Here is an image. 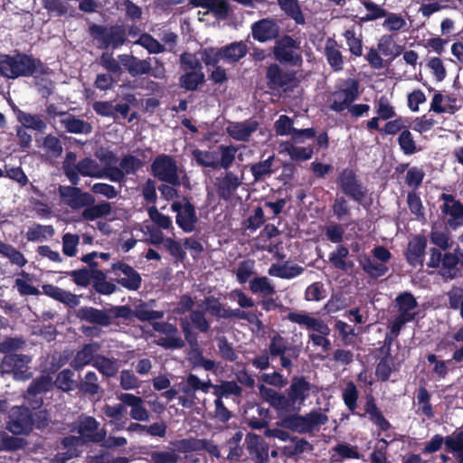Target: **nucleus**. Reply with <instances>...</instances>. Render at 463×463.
Here are the masks:
<instances>
[{
	"label": "nucleus",
	"instance_id": "26",
	"mask_svg": "<svg viewBox=\"0 0 463 463\" xmlns=\"http://www.w3.org/2000/svg\"><path fill=\"white\" fill-rule=\"evenodd\" d=\"M304 271V269L296 264L288 262L273 263L269 269V275L285 279H294Z\"/></svg>",
	"mask_w": 463,
	"mask_h": 463
},
{
	"label": "nucleus",
	"instance_id": "19",
	"mask_svg": "<svg viewBox=\"0 0 463 463\" xmlns=\"http://www.w3.org/2000/svg\"><path fill=\"white\" fill-rule=\"evenodd\" d=\"M427 247V240L421 236L412 238L408 244L406 251V259L412 266L422 265L425 250Z\"/></svg>",
	"mask_w": 463,
	"mask_h": 463
},
{
	"label": "nucleus",
	"instance_id": "25",
	"mask_svg": "<svg viewBox=\"0 0 463 463\" xmlns=\"http://www.w3.org/2000/svg\"><path fill=\"white\" fill-rule=\"evenodd\" d=\"M279 153H287L292 160L306 161L312 157L314 151L311 146H298L292 142H281Z\"/></svg>",
	"mask_w": 463,
	"mask_h": 463
},
{
	"label": "nucleus",
	"instance_id": "37",
	"mask_svg": "<svg viewBox=\"0 0 463 463\" xmlns=\"http://www.w3.org/2000/svg\"><path fill=\"white\" fill-rule=\"evenodd\" d=\"M222 60L228 62H235L247 53V46L242 42L232 43L230 45L222 48Z\"/></svg>",
	"mask_w": 463,
	"mask_h": 463
},
{
	"label": "nucleus",
	"instance_id": "41",
	"mask_svg": "<svg viewBox=\"0 0 463 463\" xmlns=\"http://www.w3.org/2000/svg\"><path fill=\"white\" fill-rule=\"evenodd\" d=\"M204 80V74L202 71H185L180 77V86L186 90H194Z\"/></svg>",
	"mask_w": 463,
	"mask_h": 463
},
{
	"label": "nucleus",
	"instance_id": "59",
	"mask_svg": "<svg viewBox=\"0 0 463 463\" xmlns=\"http://www.w3.org/2000/svg\"><path fill=\"white\" fill-rule=\"evenodd\" d=\"M104 38L107 46L118 47L125 42V30L121 26L111 27L106 32Z\"/></svg>",
	"mask_w": 463,
	"mask_h": 463
},
{
	"label": "nucleus",
	"instance_id": "8",
	"mask_svg": "<svg viewBox=\"0 0 463 463\" xmlns=\"http://www.w3.org/2000/svg\"><path fill=\"white\" fill-rule=\"evenodd\" d=\"M358 84L354 80H348L332 95L330 109L335 112H342L358 98Z\"/></svg>",
	"mask_w": 463,
	"mask_h": 463
},
{
	"label": "nucleus",
	"instance_id": "48",
	"mask_svg": "<svg viewBox=\"0 0 463 463\" xmlns=\"http://www.w3.org/2000/svg\"><path fill=\"white\" fill-rule=\"evenodd\" d=\"M93 365L104 375L113 376L118 371L119 364L117 360L97 356L94 359Z\"/></svg>",
	"mask_w": 463,
	"mask_h": 463
},
{
	"label": "nucleus",
	"instance_id": "42",
	"mask_svg": "<svg viewBox=\"0 0 463 463\" xmlns=\"http://www.w3.org/2000/svg\"><path fill=\"white\" fill-rule=\"evenodd\" d=\"M54 234V230L50 225L35 224L26 232V239L29 241H43Z\"/></svg>",
	"mask_w": 463,
	"mask_h": 463
},
{
	"label": "nucleus",
	"instance_id": "38",
	"mask_svg": "<svg viewBox=\"0 0 463 463\" xmlns=\"http://www.w3.org/2000/svg\"><path fill=\"white\" fill-rule=\"evenodd\" d=\"M241 184V181L238 176L232 172H229L219 182V193L222 198H229L232 194Z\"/></svg>",
	"mask_w": 463,
	"mask_h": 463
},
{
	"label": "nucleus",
	"instance_id": "56",
	"mask_svg": "<svg viewBox=\"0 0 463 463\" xmlns=\"http://www.w3.org/2000/svg\"><path fill=\"white\" fill-rule=\"evenodd\" d=\"M309 449H311V445L307 440L291 439L290 444L282 449V453L286 457H293Z\"/></svg>",
	"mask_w": 463,
	"mask_h": 463
},
{
	"label": "nucleus",
	"instance_id": "15",
	"mask_svg": "<svg viewBox=\"0 0 463 463\" xmlns=\"http://www.w3.org/2000/svg\"><path fill=\"white\" fill-rule=\"evenodd\" d=\"M288 319L305 328L317 333L329 334L330 328L321 319L317 318L307 312H293L288 314Z\"/></svg>",
	"mask_w": 463,
	"mask_h": 463
},
{
	"label": "nucleus",
	"instance_id": "12",
	"mask_svg": "<svg viewBox=\"0 0 463 463\" xmlns=\"http://www.w3.org/2000/svg\"><path fill=\"white\" fill-rule=\"evenodd\" d=\"M118 399L129 408V416L137 421H148L150 413L144 405V400L140 396L132 393L123 392L118 396Z\"/></svg>",
	"mask_w": 463,
	"mask_h": 463
},
{
	"label": "nucleus",
	"instance_id": "53",
	"mask_svg": "<svg viewBox=\"0 0 463 463\" xmlns=\"http://www.w3.org/2000/svg\"><path fill=\"white\" fill-rule=\"evenodd\" d=\"M213 384L210 380L202 381L194 374H189L186 379V386L183 389L184 392L189 394L191 391H202L208 392L210 388H213Z\"/></svg>",
	"mask_w": 463,
	"mask_h": 463
},
{
	"label": "nucleus",
	"instance_id": "58",
	"mask_svg": "<svg viewBox=\"0 0 463 463\" xmlns=\"http://www.w3.org/2000/svg\"><path fill=\"white\" fill-rule=\"evenodd\" d=\"M73 376L74 373L71 370H62L57 375L55 385L64 392L73 390L76 386V383L73 380Z\"/></svg>",
	"mask_w": 463,
	"mask_h": 463
},
{
	"label": "nucleus",
	"instance_id": "9",
	"mask_svg": "<svg viewBox=\"0 0 463 463\" xmlns=\"http://www.w3.org/2000/svg\"><path fill=\"white\" fill-rule=\"evenodd\" d=\"M152 171L158 179L173 185H178L179 171L172 157L162 155L156 158L152 164Z\"/></svg>",
	"mask_w": 463,
	"mask_h": 463
},
{
	"label": "nucleus",
	"instance_id": "23",
	"mask_svg": "<svg viewBox=\"0 0 463 463\" xmlns=\"http://www.w3.org/2000/svg\"><path fill=\"white\" fill-rule=\"evenodd\" d=\"M357 261L363 270L371 278H380L388 271L386 264L373 260L367 254H360L357 256Z\"/></svg>",
	"mask_w": 463,
	"mask_h": 463
},
{
	"label": "nucleus",
	"instance_id": "17",
	"mask_svg": "<svg viewBox=\"0 0 463 463\" xmlns=\"http://www.w3.org/2000/svg\"><path fill=\"white\" fill-rule=\"evenodd\" d=\"M259 123L250 118L241 122H232L228 125L226 130L231 137L238 141H245L257 130Z\"/></svg>",
	"mask_w": 463,
	"mask_h": 463
},
{
	"label": "nucleus",
	"instance_id": "1",
	"mask_svg": "<svg viewBox=\"0 0 463 463\" xmlns=\"http://www.w3.org/2000/svg\"><path fill=\"white\" fill-rule=\"evenodd\" d=\"M36 73H45V68L40 61L24 54L0 55V74L2 76L15 79Z\"/></svg>",
	"mask_w": 463,
	"mask_h": 463
},
{
	"label": "nucleus",
	"instance_id": "61",
	"mask_svg": "<svg viewBox=\"0 0 463 463\" xmlns=\"http://www.w3.org/2000/svg\"><path fill=\"white\" fill-rule=\"evenodd\" d=\"M52 386V379L49 375H43L35 379L28 388V393L37 395L48 392Z\"/></svg>",
	"mask_w": 463,
	"mask_h": 463
},
{
	"label": "nucleus",
	"instance_id": "16",
	"mask_svg": "<svg viewBox=\"0 0 463 463\" xmlns=\"http://www.w3.org/2000/svg\"><path fill=\"white\" fill-rule=\"evenodd\" d=\"M174 212L177 213L176 223L185 232H191L194 230L197 222L194 208L190 203L182 205L179 203L172 204Z\"/></svg>",
	"mask_w": 463,
	"mask_h": 463
},
{
	"label": "nucleus",
	"instance_id": "29",
	"mask_svg": "<svg viewBox=\"0 0 463 463\" xmlns=\"http://www.w3.org/2000/svg\"><path fill=\"white\" fill-rule=\"evenodd\" d=\"M99 350V345L97 343H91V344L84 345V347L76 354V355L71 363V365L75 369H80V368L89 364L90 362L94 363V359L97 357V356H95V354Z\"/></svg>",
	"mask_w": 463,
	"mask_h": 463
},
{
	"label": "nucleus",
	"instance_id": "21",
	"mask_svg": "<svg viewBox=\"0 0 463 463\" xmlns=\"http://www.w3.org/2000/svg\"><path fill=\"white\" fill-rule=\"evenodd\" d=\"M43 292L63 304H66L71 307H74L80 304L79 297L72 294L70 291L64 290L61 288L53 286L52 284H46L43 286Z\"/></svg>",
	"mask_w": 463,
	"mask_h": 463
},
{
	"label": "nucleus",
	"instance_id": "54",
	"mask_svg": "<svg viewBox=\"0 0 463 463\" xmlns=\"http://www.w3.org/2000/svg\"><path fill=\"white\" fill-rule=\"evenodd\" d=\"M306 417V422H307V428L308 429V433L317 430L320 426L324 425L328 418L321 411H312L309 413L305 415Z\"/></svg>",
	"mask_w": 463,
	"mask_h": 463
},
{
	"label": "nucleus",
	"instance_id": "60",
	"mask_svg": "<svg viewBox=\"0 0 463 463\" xmlns=\"http://www.w3.org/2000/svg\"><path fill=\"white\" fill-rule=\"evenodd\" d=\"M220 158L219 166L227 169L235 159L237 148L234 146H220L218 147Z\"/></svg>",
	"mask_w": 463,
	"mask_h": 463
},
{
	"label": "nucleus",
	"instance_id": "27",
	"mask_svg": "<svg viewBox=\"0 0 463 463\" xmlns=\"http://www.w3.org/2000/svg\"><path fill=\"white\" fill-rule=\"evenodd\" d=\"M78 317L81 320H86L102 326H108L111 324L109 315L107 314L106 310H99L94 307H81L78 311Z\"/></svg>",
	"mask_w": 463,
	"mask_h": 463
},
{
	"label": "nucleus",
	"instance_id": "63",
	"mask_svg": "<svg viewBox=\"0 0 463 463\" xmlns=\"http://www.w3.org/2000/svg\"><path fill=\"white\" fill-rule=\"evenodd\" d=\"M398 141L404 154L411 155L418 151L412 134L409 130H402L399 136Z\"/></svg>",
	"mask_w": 463,
	"mask_h": 463
},
{
	"label": "nucleus",
	"instance_id": "22",
	"mask_svg": "<svg viewBox=\"0 0 463 463\" xmlns=\"http://www.w3.org/2000/svg\"><path fill=\"white\" fill-rule=\"evenodd\" d=\"M324 54L328 64L334 71H339L343 70L344 58L340 50V46L334 39L328 38L326 41Z\"/></svg>",
	"mask_w": 463,
	"mask_h": 463
},
{
	"label": "nucleus",
	"instance_id": "36",
	"mask_svg": "<svg viewBox=\"0 0 463 463\" xmlns=\"http://www.w3.org/2000/svg\"><path fill=\"white\" fill-rule=\"evenodd\" d=\"M448 450L454 454L459 463H463V430L453 432L445 439Z\"/></svg>",
	"mask_w": 463,
	"mask_h": 463
},
{
	"label": "nucleus",
	"instance_id": "50",
	"mask_svg": "<svg viewBox=\"0 0 463 463\" xmlns=\"http://www.w3.org/2000/svg\"><path fill=\"white\" fill-rule=\"evenodd\" d=\"M426 68L437 81H442L447 76L445 65L439 57L429 58L426 61Z\"/></svg>",
	"mask_w": 463,
	"mask_h": 463
},
{
	"label": "nucleus",
	"instance_id": "14",
	"mask_svg": "<svg viewBox=\"0 0 463 463\" xmlns=\"http://www.w3.org/2000/svg\"><path fill=\"white\" fill-rule=\"evenodd\" d=\"M342 191L355 201H361L364 196L363 187L357 183L355 175L351 169L343 170L337 179Z\"/></svg>",
	"mask_w": 463,
	"mask_h": 463
},
{
	"label": "nucleus",
	"instance_id": "5",
	"mask_svg": "<svg viewBox=\"0 0 463 463\" xmlns=\"http://www.w3.org/2000/svg\"><path fill=\"white\" fill-rule=\"evenodd\" d=\"M311 384L302 377H294L287 396L284 395V412L298 411L309 396Z\"/></svg>",
	"mask_w": 463,
	"mask_h": 463
},
{
	"label": "nucleus",
	"instance_id": "64",
	"mask_svg": "<svg viewBox=\"0 0 463 463\" xmlns=\"http://www.w3.org/2000/svg\"><path fill=\"white\" fill-rule=\"evenodd\" d=\"M153 463H176L179 456L173 449L154 451L150 454Z\"/></svg>",
	"mask_w": 463,
	"mask_h": 463
},
{
	"label": "nucleus",
	"instance_id": "44",
	"mask_svg": "<svg viewBox=\"0 0 463 463\" xmlns=\"http://www.w3.org/2000/svg\"><path fill=\"white\" fill-rule=\"evenodd\" d=\"M274 159V156H270L266 160L250 166V171L256 181L262 180L273 173Z\"/></svg>",
	"mask_w": 463,
	"mask_h": 463
},
{
	"label": "nucleus",
	"instance_id": "28",
	"mask_svg": "<svg viewBox=\"0 0 463 463\" xmlns=\"http://www.w3.org/2000/svg\"><path fill=\"white\" fill-rule=\"evenodd\" d=\"M194 6L203 7L218 19H224L228 14V4L225 0H192Z\"/></svg>",
	"mask_w": 463,
	"mask_h": 463
},
{
	"label": "nucleus",
	"instance_id": "39",
	"mask_svg": "<svg viewBox=\"0 0 463 463\" xmlns=\"http://www.w3.org/2000/svg\"><path fill=\"white\" fill-rule=\"evenodd\" d=\"M452 99L440 92H436L430 102V110L436 113H453L454 106L451 104Z\"/></svg>",
	"mask_w": 463,
	"mask_h": 463
},
{
	"label": "nucleus",
	"instance_id": "46",
	"mask_svg": "<svg viewBox=\"0 0 463 463\" xmlns=\"http://www.w3.org/2000/svg\"><path fill=\"white\" fill-rule=\"evenodd\" d=\"M61 123L71 133L88 134L91 131V126L89 123L72 116H67L61 120Z\"/></svg>",
	"mask_w": 463,
	"mask_h": 463
},
{
	"label": "nucleus",
	"instance_id": "33",
	"mask_svg": "<svg viewBox=\"0 0 463 463\" xmlns=\"http://www.w3.org/2000/svg\"><path fill=\"white\" fill-rule=\"evenodd\" d=\"M126 411V407L122 402L115 405L105 404L101 409L104 417L109 419L110 423H113L117 430L123 428V424H119L118 421L125 417Z\"/></svg>",
	"mask_w": 463,
	"mask_h": 463
},
{
	"label": "nucleus",
	"instance_id": "31",
	"mask_svg": "<svg viewBox=\"0 0 463 463\" xmlns=\"http://www.w3.org/2000/svg\"><path fill=\"white\" fill-rule=\"evenodd\" d=\"M0 256L7 259L12 265L23 268L27 260L24 255L11 244L0 241Z\"/></svg>",
	"mask_w": 463,
	"mask_h": 463
},
{
	"label": "nucleus",
	"instance_id": "6",
	"mask_svg": "<svg viewBox=\"0 0 463 463\" xmlns=\"http://www.w3.org/2000/svg\"><path fill=\"white\" fill-rule=\"evenodd\" d=\"M99 423L92 417H82L78 422V433L80 437H69L64 439V444H80L81 441L99 442L105 439L106 432L99 429Z\"/></svg>",
	"mask_w": 463,
	"mask_h": 463
},
{
	"label": "nucleus",
	"instance_id": "30",
	"mask_svg": "<svg viewBox=\"0 0 463 463\" xmlns=\"http://www.w3.org/2000/svg\"><path fill=\"white\" fill-rule=\"evenodd\" d=\"M248 449L251 454H254L260 463L267 460L268 458V448L261 439V437L256 434H248L245 439Z\"/></svg>",
	"mask_w": 463,
	"mask_h": 463
},
{
	"label": "nucleus",
	"instance_id": "3",
	"mask_svg": "<svg viewBox=\"0 0 463 463\" xmlns=\"http://www.w3.org/2000/svg\"><path fill=\"white\" fill-rule=\"evenodd\" d=\"M62 168L65 175L74 185L79 184L80 175L94 178H102L104 174V168H102L95 159L90 157H85L76 163V155L73 152L66 154Z\"/></svg>",
	"mask_w": 463,
	"mask_h": 463
},
{
	"label": "nucleus",
	"instance_id": "7",
	"mask_svg": "<svg viewBox=\"0 0 463 463\" xmlns=\"http://www.w3.org/2000/svg\"><path fill=\"white\" fill-rule=\"evenodd\" d=\"M31 358L24 354H6L0 363V373H12L15 380H27L31 377L28 364Z\"/></svg>",
	"mask_w": 463,
	"mask_h": 463
},
{
	"label": "nucleus",
	"instance_id": "4",
	"mask_svg": "<svg viewBox=\"0 0 463 463\" xmlns=\"http://www.w3.org/2000/svg\"><path fill=\"white\" fill-rule=\"evenodd\" d=\"M398 306V316L392 321L390 328L391 333L397 336L402 326L414 319L416 315L417 302L414 297L408 292H404L396 298Z\"/></svg>",
	"mask_w": 463,
	"mask_h": 463
},
{
	"label": "nucleus",
	"instance_id": "35",
	"mask_svg": "<svg viewBox=\"0 0 463 463\" xmlns=\"http://www.w3.org/2000/svg\"><path fill=\"white\" fill-rule=\"evenodd\" d=\"M14 113L17 120L23 125L24 128L41 131L46 127V124L37 115H32L18 109H14Z\"/></svg>",
	"mask_w": 463,
	"mask_h": 463
},
{
	"label": "nucleus",
	"instance_id": "24",
	"mask_svg": "<svg viewBox=\"0 0 463 463\" xmlns=\"http://www.w3.org/2000/svg\"><path fill=\"white\" fill-rule=\"evenodd\" d=\"M119 61L128 73L134 77L147 73L151 68L149 61L139 60L132 55L121 54Z\"/></svg>",
	"mask_w": 463,
	"mask_h": 463
},
{
	"label": "nucleus",
	"instance_id": "62",
	"mask_svg": "<svg viewBox=\"0 0 463 463\" xmlns=\"http://www.w3.org/2000/svg\"><path fill=\"white\" fill-rule=\"evenodd\" d=\"M80 237L77 234L65 233L62 236V252L68 257H74L77 254V246Z\"/></svg>",
	"mask_w": 463,
	"mask_h": 463
},
{
	"label": "nucleus",
	"instance_id": "49",
	"mask_svg": "<svg viewBox=\"0 0 463 463\" xmlns=\"http://www.w3.org/2000/svg\"><path fill=\"white\" fill-rule=\"evenodd\" d=\"M193 156L197 164L204 167L216 168L219 166V157L215 152L194 150Z\"/></svg>",
	"mask_w": 463,
	"mask_h": 463
},
{
	"label": "nucleus",
	"instance_id": "40",
	"mask_svg": "<svg viewBox=\"0 0 463 463\" xmlns=\"http://www.w3.org/2000/svg\"><path fill=\"white\" fill-rule=\"evenodd\" d=\"M305 415L294 414L281 420L280 425L298 433H308Z\"/></svg>",
	"mask_w": 463,
	"mask_h": 463
},
{
	"label": "nucleus",
	"instance_id": "2",
	"mask_svg": "<svg viewBox=\"0 0 463 463\" xmlns=\"http://www.w3.org/2000/svg\"><path fill=\"white\" fill-rule=\"evenodd\" d=\"M428 266L438 269L443 279H453L458 277L463 269V252L457 249L443 254L439 250L432 249Z\"/></svg>",
	"mask_w": 463,
	"mask_h": 463
},
{
	"label": "nucleus",
	"instance_id": "10",
	"mask_svg": "<svg viewBox=\"0 0 463 463\" xmlns=\"http://www.w3.org/2000/svg\"><path fill=\"white\" fill-rule=\"evenodd\" d=\"M441 198L443 200L441 212L447 224L452 229L463 225V204L449 194H443Z\"/></svg>",
	"mask_w": 463,
	"mask_h": 463
},
{
	"label": "nucleus",
	"instance_id": "55",
	"mask_svg": "<svg viewBox=\"0 0 463 463\" xmlns=\"http://www.w3.org/2000/svg\"><path fill=\"white\" fill-rule=\"evenodd\" d=\"M7 429L14 434H25L32 430V420L27 414L8 422Z\"/></svg>",
	"mask_w": 463,
	"mask_h": 463
},
{
	"label": "nucleus",
	"instance_id": "45",
	"mask_svg": "<svg viewBox=\"0 0 463 463\" xmlns=\"http://www.w3.org/2000/svg\"><path fill=\"white\" fill-rule=\"evenodd\" d=\"M278 4L281 10L295 20L297 24H304L305 19L298 0H278Z\"/></svg>",
	"mask_w": 463,
	"mask_h": 463
},
{
	"label": "nucleus",
	"instance_id": "52",
	"mask_svg": "<svg viewBox=\"0 0 463 463\" xmlns=\"http://www.w3.org/2000/svg\"><path fill=\"white\" fill-rule=\"evenodd\" d=\"M344 37L350 52L356 57L361 56L363 54V44L360 35H357L353 29H348L345 31Z\"/></svg>",
	"mask_w": 463,
	"mask_h": 463
},
{
	"label": "nucleus",
	"instance_id": "11",
	"mask_svg": "<svg viewBox=\"0 0 463 463\" xmlns=\"http://www.w3.org/2000/svg\"><path fill=\"white\" fill-rule=\"evenodd\" d=\"M59 194L62 202L72 209L83 208L95 203L91 194L83 193L76 187L61 185Z\"/></svg>",
	"mask_w": 463,
	"mask_h": 463
},
{
	"label": "nucleus",
	"instance_id": "43",
	"mask_svg": "<svg viewBox=\"0 0 463 463\" xmlns=\"http://www.w3.org/2000/svg\"><path fill=\"white\" fill-rule=\"evenodd\" d=\"M87 208L82 212V218L86 221H94L100 217L109 214L111 211L110 204L109 203H102L94 205H87Z\"/></svg>",
	"mask_w": 463,
	"mask_h": 463
},
{
	"label": "nucleus",
	"instance_id": "20",
	"mask_svg": "<svg viewBox=\"0 0 463 463\" xmlns=\"http://www.w3.org/2000/svg\"><path fill=\"white\" fill-rule=\"evenodd\" d=\"M274 52L280 61L297 64L300 61V56L296 51V42L289 37L283 39Z\"/></svg>",
	"mask_w": 463,
	"mask_h": 463
},
{
	"label": "nucleus",
	"instance_id": "13",
	"mask_svg": "<svg viewBox=\"0 0 463 463\" xmlns=\"http://www.w3.org/2000/svg\"><path fill=\"white\" fill-rule=\"evenodd\" d=\"M112 271L116 277V280L122 287L129 290H137L141 284L139 274L130 266L118 262L113 264Z\"/></svg>",
	"mask_w": 463,
	"mask_h": 463
},
{
	"label": "nucleus",
	"instance_id": "51",
	"mask_svg": "<svg viewBox=\"0 0 463 463\" xmlns=\"http://www.w3.org/2000/svg\"><path fill=\"white\" fill-rule=\"evenodd\" d=\"M21 278H17L14 281L15 287L20 295L25 296H35L39 294L37 288L32 285L30 276L28 273L22 271L20 274Z\"/></svg>",
	"mask_w": 463,
	"mask_h": 463
},
{
	"label": "nucleus",
	"instance_id": "34",
	"mask_svg": "<svg viewBox=\"0 0 463 463\" xmlns=\"http://www.w3.org/2000/svg\"><path fill=\"white\" fill-rule=\"evenodd\" d=\"M349 254V250L346 247L340 245L336 248L335 250L332 251L329 254V261L330 263L336 269H341L343 271H347L349 268L353 267L352 261H347V256Z\"/></svg>",
	"mask_w": 463,
	"mask_h": 463
},
{
	"label": "nucleus",
	"instance_id": "32",
	"mask_svg": "<svg viewBox=\"0 0 463 463\" xmlns=\"http://www.w3.org/2000/svg\"><path fill=\"white\" fill-rule=\"evenodd\" d=\"M260 396L276 411L284 412V395L264 384L258 385Z\"/></svg>",
	"mask_w": 463,
	"mask_h": 463
},
{
	"label": "nucleus",
	"instance_id": "18",
	"mask_svg": "<svg viewBox=\"0 0 463 463\" xmlns=\"http://www.w3.org/2000/svg\"><path fill=\"white\" fill-rule=\"evenodd\" d=\"M278 32L277 24L271 19H262L251 25L253 38L261 43L275 38Z\"/></svg>",
	"mask_w": 463,
	"mask_h": 463
},
{
	"label": "nucleus",
	"instance_id": "47",
	"mask_svg": "<svg viewBox=\"0 0 463 463\" xmlns=\"http://www.w3.org/2000/svg\"><path fill=\"white\" fill-rule=\"evenodd\" d=\"M250 288L252 293L259 294L263 297L271 296L275 293L274 286L266 277L253 279L250 282Z\"/></svg>",
	"mask_w": 463,
	"mask_h": 463
},
{
	"label": "nucleus",
	"instance_id": "57",
	"mask_svg": "<svg viewBox=\"0 0 463 463\" xmlns=\"http://www.w3.org/2000/svg\"><path fill=\"white\" fill-rule=\"evenodd\" d=\"M430 241L441 250H447L452 246L449 232L445 230H438L436 227L431 231Z\"/></svg>",
	"mask_w": 463,
	"mask_h": 463
}]
</instances>
